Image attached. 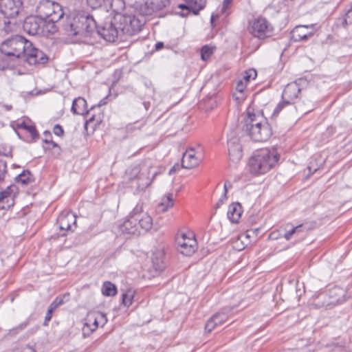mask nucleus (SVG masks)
<instances>
[{
    "instance_id": "f257e3e1",
    "label": "nucleus",
    "mask_w": 352,
    "mask_h": 352,
    "mask_svg": "<svg viewBox=\"0 0 352 352\" xmlns=\"http://www.w3.org/2000/svg\"><path fill=\"white\" fill-rule=\"evenodd\" d=\"M96 29L95 34L100 35L108 42H114L118 38L122 39L120 28H118L115 14L109 7L96 10Z\"/></svg>"
},
{
    "instance_id": "f03ea898",
    "label": "nucleus",
    "mask_w": 352,
    "mask_h": 352,
    "mask_svg": "<svg viewBox=\"0 0 352 352\" xmlns=\"http://www.w3.org/2000/svg\"><path fill=\"white\" fill-rule=\"evenodd\" d=\"M153 164L151 160H146L138 165H133L129 167L126 171L127 179L131 182V187L135 189L136 193L144 190L152 182L153 179L157 175L155 171L151 179V168Z\"/></svg>"
},
{
    "instance_id": "7ed1b4c3",
    "label": "nucleus",
    "mask_w": 352,
    "mask_h": 352,
    "mask_svg": "<svg viewBox=\"0 0 352 352\" xmlns=\"http://www.w3.org/2000/svg\"><path fill=\"white\" fill-rule=\"evenodd\" d=\"M279 158L276 148L262 149L250 159L249 170L255 175L265 174L278 163Z\"/></svg>"
},
{
    "instance_id": "20e7f679",
    "label": "nucleus",
    "mask_w": 352,
    "mask_h": 352,
    "mask_svg": "<svg viewBox=\"0 0 352 352\" xmlns=\"http://www.w3.org/2000/svg\"><path fill=\"white\" fill-rule=\"evenodd\" d=\"M96 25V12L91 15L80 14L73 18L68 31L74 36L91 37L95 34Z\"/></svg>"
},
{
    "instance_id": "39448f33",
    "label": "nucleus",
    "mask_w": 352,
    "mask_h": 352,
    "mask_svg": "<svg viewBox=\"0 0 352 352\" xmlns=\"http://www.w3.org/2000/svg\"><path fill=\"white\" fill-rule=\"evenodd\" d=\"M32 46V43L24 37L15 36L2 43L0 46V52L9 57L23 58L25 59L28 47Z\"/></svg>"
},
{
    "instance_id": "423d86ee",
    "label": "nucleus",
    "mask_w": 352,
    "mask_h": 352,
    "mask_svg": "<svg viewBox=\"0 0 352 352\" xmlns=\"http://www.w3.org/2000/svg\"><path fill=\"white\" fill-rule=\"evenodd\" d=\"M113 12V10H111ZM121 11L114 12L115 19L121 35L132 36L141 30L143 21L133 14H122Z\"/></svg>"
},
{
    "instance_id": "0eeeda50",
    "label": "nucleus",
    "mask_w": 352,
    "mask_h": 352,
    "mask_svg": "<svg viewBox=\"0 0 352 352\" xmlns=\"http://www.w3.org/2000/svg\"><path fill=\"white\" fill-rule=\"evenodd\" d=\"M250 32L254 37L264 39L272 36L273 27L265 18L258 17L252 22Z\"/></svg>"
},
{
    "instance_id": "6e6552de",
    "label": "nucleus",
    "mask_w": 352,
    "mask_h": 352,
    "mask_svg": "<svg viewBox=\"0 0 352 352\" xmlns=\"http://www.w3.org/2000/svg\"><path fill=\"white\" fill-rule=\"evenodd\" d=\"M43 19L39 16H28L23 23V28L25 32L30 35L44 36L43 27L45 23Z\"/></svg>"
},
{
    "instance_id": "1a4fd4ad",
    "label": "nucleus",
    "mask_w": 352,
    "mask_h": 352,
    "mask_svg": "<svg viewBox=\"0 0 352 352\" xmlns=\"http://www.w3.org/2000/svg\"><path fill=\"white\" fill-rule=\"evenodd\" d=\"M133 214L137 218L138 228H139L140 234L142 232H148L153 226V219L147 213L143 212V206L142 204H138L133 208Z\"/></svg>"
},
{
    "instance_id": "9d476101",
    "label": "nucleus",
    "mask_w": 352,
    "mask_h": 352,
    "mask_svg": "<svg viewBox=\"0 0 352 352\" xmlns=\"http://www.w3.org/2000/svg\"><path fill=\"white\" fill-rule=\"evenodd\" d=\"M244 129L254 142H265L270 138L272 133L268 123H264V125L261 124V126L248 127Z\"/></svg>"
},
{
    "instance_id": "9b49d317",
    "label": "nucleus",
    "mask_w": 352,
    "mask_h": 352,
    "mask_svg": "<svg viewBox=\"0 0 352 352\" xmlns=\"http://www.w3.org/2000/svg\"><path fill=\"white\" fill-rule=\"evenodd\" d=\"M228 148L230 160L234 163L239 162L243 156L242 146L239 137L234 132L228 135Z\"/></svg>"
},
{
    "instance_id": "f8f14e48",
    "label": "nucleus",
    "mask_w": 352,
    "mask_h": 352,
    "mask_svg": "<svg viewBox=\"0 0 352 352\" xmlns=\"http://www.w3.org/2000/svg\"><path fill=\"white\" fill-rule=\"evenodd\" d=\"M177 250L185 256H191L196 251L197 241L195 239L187 237L182 234L176 238Z\"/></svg>"
},
{
    "instance_id": "ddd939ff",
    "label": "nucleus",
    "mask_w": 352,
    "mask_h": 352,
    "mask_svg": "<svg viewBox=\"0 0 352 352\" xmlns=\"http://www.w3.org/2000/svg\"><path fill=\"white\" fill-rule=\"evenodd\" d=\"M88 6L93 10L109 7L113 12L122 11L125 7L124 0H87Z\"/></svg>"
},
{
    "instance_id": "4468645a",
    "label": "nucleus",
    "mask_w": 352,
    "mask_h": 352,
    "mask_svg": "<svg viewBox=\"0 0 352 352\" xmlns=\"http://www.w3.org/2000/svg\"><path fill=\"white\" fill-rule=\"evenodd\" d=\"M300 92V89L296 82L287 84L282 94L283 102L278 104L277 108L283 109L285 107V104H293L294 100L297 98Z\"/></svg>"
},
{
    "instance_id": "2eb2a0df",
    "label": "nucleus",
    "mask_w": 352,
    "mask_h": 352,
    "mask_svg": "<svg viewBox=\"0 0 352 352\" xmlns=\"http://www.w3.org/2000/svg\"><path fill=\"white\" fill-rule=\"evenodd\" d=\"M21 6V0H0V12L5 18H14Z\"/></svg>"
},
{
    "instance_id": "dca6fc26",
    "label": "nucleus",
    "mask_w": 352,
    "mask_h": 352,
    "mask_svg": "<svg viewBox=\"0 0 352 352\" xmlns=\"http://www.w3.org/2000/svg\"><path fill=\"white\" fill-rule=\"evenodd\" d=\"M57 223L61 230H73L72 227H76V216L69 211L64 210L58 217Z\"/></svg>"
},
{
    "instance_id": "f3484780",
    "label": "nucleus",
    "mask_w": 352,
    "mask_h": 352,
    "mask_svg": "<svg viewBox=\"0 0 352 352\" xmlns=\"http://www.w3.org/2000/svg\"><path fill=\"white\" fill-rule=\"evenodd\" d=\"M202 159L201 154L195 153L194 148H190L183 155L182 166L184 168L190 169L198 166Z\"/></svg>"
},
{
    "instance_id": "a211bd4d",
    "label": "nucleus",
    "mask_w": 352,
    "mask_h": 352,
    "mask_svg": "<svg viewBox=\"0 0 352 352\" xmlns=\"http://www.w3.org/2000/svg\"><path fill=\"white\" fill-rule=\"evenodd\" d=\"M314 24L297 25L292 32V38L295 42L305 41L314 36Z\"/></svg>"
},
{
    "instance_id": "6ab92c4d",
    "label": "nucleus",
    "mask_w": 352,
    "mask_h": 352,
    "mask_svg": "<svg viewBox=\"0 0 352 352\" xmlns=\"http://www.w3.org/2000/svg\"><path fill=\"white\" fill-rule=\"evenodd\" d=\"M25 59L30 65L43 64L47 62L48 58L41 50L33 47H28Z\"/></svg>"
},
{
    "instance_id": "aec40b11",
    "label": "nucleus",
    "mask_w": 352,
    "mask_h": 352,
    "mask_svg": "<svg viewBox=\"0 0 352 352\" xmlns=\"http://www.w3.org/2000/svg\"><path fill=\"white\" fill-rule=\"evenodd\" d=\"M244 129L255 126L264 125V123H268L263 111H247L244 118Z\"/></svg>"
},
{
    "instance_id": "412c9836",
    "label": "nucleus",
    "mask_w": 352,
    "mask_h": 352,
    "mask_svg": "<svg viewBox=\"0 0 352 352\" xmlns=\"http://www.w3.org/2000/svg\"><path fill=\"white\" fill-rule=\"evenodd\" d=\"M119 230L122 233L140 235L139 228H138L137 218L133 214V210L129 213L126 219L119 226Z\"/></svg>"
},
{
    "instance_id": "4be33fe9",
    "label": "nucleus",
    "mask_w": 352,
    "mask_h": 352,
    "mask_svg": "<svg viewBox=\"0 0 352 352\" xmlns=\"http://www.w3.org/2000/svg\"><path fill=\"white\" fill-rule=\"evenodd\" d=\"M230 310L225 309L223 311L214 314L209 318L205 325V329L208 332L212 331L216 327L221 325L228 319V313Z\"/></svg>"
},
{
    "instance_id": "5701e85b",
    "label": "nucleus",
    "mask_w": 352,
    "mask_h": 352,
    "mask_svg": "<svg viewBox=\"0 0 352 352\" xmlns=\"http://www.w3.org/2000/svg\"><path fill=\"white\" fill-rule=\"evenodd\" d=\"M12 126L15 131L17 129L25 130L30 134L32 140H36L38 138V133L35 126L28 118H23L21 120L12 122Z\"/></svg>"
},
{
    "instance_id": "b1692460",
    "label": "nucleus",
    "mask_w": 352,
    "mask_h": 352,
    "mask_svg": "<svg viewBox=\"0 0 352 352\" xmlns=\"http://www.w3.org/2000/svg\"><path fill=\"white\" fill-rule=\"evenodd\" d=\"M164 254L162 250H157L153 252L151 261L152 267L155 272V275L159 274L165 269L166 265L164 261Z\"/></svg>"
},
{
    "instance_id": "393cba45",
    "label": "nucleus",
    "mask_w": 352,
    "mask_h": 352,
    "mask_svg": "<svg viewBox=\"0 0 352 352\" xmlns=\"http://www.w3.org/2000/svg\"><path fill=\"white\" fill-rule=\"evenodd\" d=\"M56 3H54L50 0L41 3L37 7L38 12L40 14L39 17L47 19V21H49L52 12H54L55 10Z\"/></svg>"
},
{
    "instance_id": "a878e982",
    "label": "nucleus",
    "mask_w": 352,
    "mask_h": 352,
    "mask_svg": "<svg viewBox=\"0 0 352 352\" xmlns=\"http://www.w3.org/2000/svg\"><path fill=\"white\" fill-rule=\"evenodd\" d=\"M243 212L241 205L238 203H232L229 206L227 216L232 223H238Z\"/></svg>"
},
{
    "instance_id": "bb28decb",
    "label": "nucleus",
    "mask_w": 352,
    "mask_h": 352,
    "mask_svg": "<svg viewBox=\"0 0 352 352\" xmlns=\"http://www.w3.org/2000/svg\"><path fill=\"white\" fill-rule=\"evenodd\" d=\"M174 202L173 199V195L169 193L166 195L160 204L157 206V210L159 212H166L173 206Z\"/></svg>"
},
{
    "instance_id": "cd10ccee",
    "label": "nucleus",
    "mask_w": 352,
    "mask_h": 352,
    "mask_svg": "<svg viewBox=\"0 0 352 352\" xmlns=\"http://www.w3.org/2000/svg\"><path fill=\"white\" fill-rule=\"evenodd\" d=\"M86 327L90 329V332H94L98 327V320L94 312L89 313L87 315V322L83 329L84 334H85Z\"/></svg>"
},
{
    "instance_id": "c85d7f7f",
    "label": "nucleus",
    "mask_w": 352,
    "mask_h": 352,
    "mask_svg": "<svg viewBox=\"0 0 352 352\" xmlns=\"http://www.w3.org/2000/svg\"><path fill=\"white\" fill-rule=\"evenodd\" d=\"M101 291L105 296H113L117 294V287L112 283L105 281L102 284Z\"/></svg>"
},
{
    "instance_id": "c756f323",
    "label": "nucleus",
    "mask_w": 352,
    "mask_h": 352,
    "mask_svg": "<svg viewBox=\"0 0 352 352\" xmlns=\"http://www.w3.org/2000/svg\"><path fill=\"white\" fill-rule=\"evenodd\" d=\"M5 192H0V208L6 210L14 205V195H4Z\"/></svg>"
},
{
    "instance_id": "7c9ffc66",
    "label": "nucleus",
    "mask_w": 352,
    "mask_h": 352,
    "mask_svg": "<svg viewBox=\"0 0 352 352\" xmlns=\"http://www.w3.org/2000/svg\"><path fill=\"white\" fill-rule=\"evenodd\" d=\"M15 181L17 183H21L22 184H28L34 181L33 175L28 170H23L21 174L18 175L15 177Z\"/></svg>"
},
{
    "instance_id": "2f4dec72",
    "label": "nucleus",
    "mask_w": 352,
    "mask_h": 352,
    "mask_svg": "<svg viewBox=\"0 0 352 352\" xmlns=\"http://www.w3.org/2000/svg\"><path fill=\"white\" fill-rule=\"evenodd\" d=\"M338 25L346 28L348 25L352 24V5L351 8L346 12L344 16L338 19Z\"/></svg>"
},
{
    "instance_id": "473e14b6",
    "label": "nucleus",
    "mask_w": 352,
    "mask_h": 352,
    "mask_svg": "<svg viewBox=\"0 0 352 352\" xmlns=\"http://www.w3.org/2000/svg\"><path fill=\"white\" fill-rule=\"evenodd\" d=\"M63 15L64 12L61 6L58 3H56L55 10L54 12H52L49 21L58 22L61 18H63Z\"/></svg>"
},
{
    "instance_id": "72a5a7b5",
    "label": "nucleus",
    "mask_w": 352,
    "mask_h": 352,
    "mask_svg": "<svg viewBox=\"0 0 352 352\" xmlns=\"http://www.w3.org/2000/svg\"><path fill=\"white\" fill-rule=\"evenodd\" d=\"M87 108V101L82 97L73 100L71 110H83Z\"/></svg>"
},
{
    "instance_id": "f704fd0d",
    "label": "nucleus",
    "mask_w": 352,
    "mask_h": 352,
    "mask_svg": "<svg viewBox=\"0 0 352 352\" xmlns=\"http://www.w3.org/2000/svg\"><path fill=\"white\" fill-rule=\"evenodd\" d=\"M133 293L132 290L129 289L122 294V303L124 307H129L132 304Z\"/></svg>"
},
{
    "instance_id": "c9c22d12",
    "label": "nucleus",
    "mask_w": 352,
    "mask_h": 352,
    "mask_svg": "<svg viewBox=\"0 0 352 352\" xmlns=\"http://www.w3.org/2000/svg\"><path fill=\"white\" fill-rule=\"evenodd\" d=\"M44 21L45 22L43 27L44 36L48 34H52L57 31V28L55 25L56 22L47 21V19H44Z\"/></svg>"
},
{
    "instance_id": "e433bc0d",
    "label": "nucleus",
    "mask_w": 352,
    "mask_h": 352,
    "mask_svg": "<svg viewBox=\"0 0 352 352\" xmlns=\"http://www.w3.org/2000/svg\"><path fill=\"white\" fill-rule=\"evenodd\" d=\"M302 224H300L292 228L285 233L284 237L286 240H290L294 234H298L302 232Z\"/></svg>"
},
{
    "instance_id": "4c0bfd02",
    "label": "nucleus",
    "mask_w": 352,
    "mask_h": 352,
    "mask_svg": "<svg viewBox=\"0 0 352 352\" xmlns=\"http://www.w3.org/2000/svg\"><path fill=\"white\" fill-rule=\"evenodd\" d=\"M214 50L208 45H204L201 50V57L204 60H207L213 54Z\"/></svg>"
},
{
    "instance_id": "58836bf2",
    "label": "nucleus",
    "mask_w": 352,
    "mask_h": 352,
    "mask_svg": "<svg viewBox=\"0 0 352 352\" xmlns=\"http://www.w3.org/2000/svg\"><path fill=\"white\" fill-rule=\"evenodd\" d=\"M257 76V72L255 69H251L246 71L243 75V79L245 83L250 82V80L254 79Z\"/></svg>"
},
{
    "instance_id": "ea45409f",
    "label": "nucleus",
    "mask_w": 352,
    "mask_h": 352,
    "mask_svg": "<svg viewBox=\"0 0 352 352\" xmlns=\"http://www.w3.org/2000/svg\"><path fill=\"white\" fill-rule=\"evenodd\" d=\"M232 98L237 105L241 104L245 99V92L234 91Z\"/></svg>"
},
{
    "instance_id": "a19ab883",
    "label": "nucleus",
    "mask_w": 352,
    "mask_h": 352,
    "mask_svg": "<svg viewBox=\"0 0 352 352\" xmlns=\"http://www.w3.org/2000/svg\"><path fill=\"white\" fill-rule=\"evenodd\" d=\"M66 296H69V294L64 295L63 296H58L56 297L53 302L50 305V307H53L54 310H56L58 307L63 305L65 303L64 298Z\"/></svg>"
},
{
    "instance_id": "79ce46f5",
    "label": "nucleus",
    "mask_w": 352,
    "mask_h": 352,
    "mask_svg": "<svg viewBox=\"0 0 352 352\" xmlns=\"http://www.w3.org/2000/svg\"><path fill=\"white\" fill-rule=\"evenodd\" d=\"M204 8V5L197 3V1H195V3L190 4L188 10L192 12L195 15H197L200 10Z\"/></svg>"
},
{
    "instance_id": "37998d69",
    "label": "nucleus",
    "mask_w": 352,
    "mask_h": 352,
    "mask_svg": "<svg viewBox=\"0 0 352 352\" xmlns=\"http://www.w3.org/2000/svg\"><path fill=\"white\" fill-rule=\"evenodd\" d=\"M101 121H102V118H101L100 115H99V117L98 118H96L95 115H92L89 119L86 120L85 123V128L86 130H87V126L94 122H96L94 123V126H96L101 122Z\"/></svg>"
},
{
    "instance_id": "c03bdc74",
    "label": "nucleus",
    "mask_w": 352,
    "mask_h": 352,
    "mask_svg": "<svg viewBox=\"0 0 352 352\" xmlns=\"http://www.w3.org/2000/svg\"><path fill=\"white\" fill-rule=\"evenodd\" d=\"M95 316H96V320H98V326L100 325L103 327L107 322V316L104 314L102 312H94Z\"/></svg>"
},
{
    "instance_id": "a18cd8bd",
    "label": "nucleus",
    "mask_w": 352,
    "mask_h": 352,
    "mask_svg": "<svg viewBox=\"0 0 352 352\" xmlns=\"http://www.w3.org/2000/svg\"><path fill=\"white\" fill-rule=\"evenodd\" d=\"M7 173V164L6 162L0 159V182L4 179Z\"/></svg>"
},
{
    "instance_id": "49530a36",
    "label": "nucleus",
    "mask_w": 352,
    "mask_h": 352,
    "mask_svg": "<svg viewBox=\"0 0 352 352\" xmlns=\"http://www.w3.org/2000/svg\"><path fill=\"white\" fill-rule=\"evenodd\" d=\"M54 311V309H53V307H50L49 306L47 311L45 317L44 322H43V325L44 326H47L48 325L49 322L52 319V313Z\"/></svg>"
},
{
    "instance_id": "de8ad7c7",
    "label": "nucleus",
    "mask_w": 352,
    "mask_h": 352,
    "mask_svg": "<svg viewBox=\"0 0 352 352\" xmlns=\"http://www.w3.org/2000/svg\"><path fill=\"white\" fill-rule=\"evenodd\" d=\"M247 83L243 81V80H239L236 82V85L234 91L244 92V90L246 87Z\"/></svg>"
},
{
    "instance_id": "09e8293b",
    "label": "nucleus",
    "mask_w": 352,
    "mask_h": 352,
    "mask_svg": "<svg viewBox=\"0 0 352 352\" xmlns=\"http://www.w3.org/2000/svg\"><path fill=\"white\" fill-rule=\"evenodd\" d=\"M10 18H6L3 20V30L5 32L8 33L12 31L11 21L9 20Z\"/></svg>"
},
{
    "instance_id": "8fccbe9b",
    "label": "nucleus",
    "mask_w": 352,
    "mask_h": 352,
    "mask_svg": "<svg viewBox=\"0 0 352 352\" xmlns=\"http://www.w3.org/2000/svg\"><path fill=\"white\" fill-rule=\"evenodd\" d=\"M53 132L56 135L61 136L64 133L63 127L59 124H56L53 128Z\"/></svg>"
},
{
    "instance_id": "3c124183",
    "label": "nucleus",
    "mask_w": 352,
    "mask_h": 352,
    "mask_svg": "<svg viewBox=\"0 0 352 352\" xmlns=\"http://www.w3.org/2000/svg\"><path fill=\"white\" fill-rule=\"evenodd\" d=\"M227 198L228 197H227V195H226V193H223L221 195V197L219 198V199L218 200L217 204H215V208H219L222 204H223V203L227 199Z\"/></svg>"
},
{
    "instance_id": "603ef678",
    "label": "nucleus",
    "mask_w": 352,
    "mask_h": 352,
    "mask_svg": "<svg viewBox=\"0 0 352 352\" xmlns=\"http://www.w3.org/2000/svg\"><path fill=\"white\" fill-rule=\"evenodd\" d=\"M16 187L14 186H8L7 188L4 191H1L0 192H5L4 195H13L14 194V188Z\"/></svg>"
},
{
    "instance_id": "864d4df0",
    "label": "nucleus",
    "mask_w": 352,
    "mask_h": 352,
    "mask_svg": "<svg viewBox=\"0 0 352 352\" xmlns=\"http://www.w3.org/2000/svg\"><path fill=\"white\" fill-rule=\"evenodd\" d=\"M107 98L108 97H105L104 98H102L97 105H94L91 107V109L89 110H93V109L96 108V107H98V108H100L101 107L102 105L105 104L107 103Z\"/></svg>"
},
{
    "instance_id": "5fc2aeb1",
    "label": "nucleus",
    "mask_w": 352,
    "mask_h": 352,
    "mask_svg": "<svg viewBox=\"0 0 352 352\" xmlns=\"http://www.w3.org/2000/svg\"><path fill=\"white\" fill-rule=\"evenodd\" d=\"M28 323V322H25L21 323L19 326H17L12 331H16L17 332L19 331H21V330L24 329L27 327Z\"/></svg>"
},
{
    "instance_id": "6e6d98bb",
    "label": "nucleus",
    "mask_w": 352,
    "mask_h": 352,
    "mask_svg": "<svg viewBox=\"0 0 352 352\" xmlns=\"http://www.w3.org/2000/svg\"><path fill=\"white\" fill-rule=\"evenodd\" d=\"M19 352H36L34 348L29 345H26L25 346L23 347L21 351Z\"/></svg>"
},
{
    "instance_id": "4d7b16f0",
    "label": "nucleus",
    "mask_w": 352,
    "mask_h": 352,
    "mask_svg": "<svg viewBox=\"0 0 352 352\" xmlns=\"http://www.w3.org/2000/svg\"><path fill=\"white\" fill-rule=\"evenodd\" d=\"M232 2V0H223V8H222V12H225L227 8L229 7Z\"/></svg>"
},
{
    "instance_id": "13d9d810",
    "label": "nucleus",
    "mask_w": 352,
    "mask_h": 352,
    "mask_svg": "<svg viewBox=\"0 0 352 352\" xmlns=\"http://www.w3.org/2000/svg\"><path fill=\"white\" fill-rule=\"evenodd\" d=\"M259 232V229L256 228V229H252V230H249L247 231V233H246V236L247 237H250L252 234H257V232Z\"/></svg>"
},
{
    "instance_id": "bf43d9fd",
    "label": "nucleus",
    "mask_w": 352,
    "mask_h": 352,
    "mask_svg": "<svg viewBox=\"0 0 352 352\" xmlns=\"http://www.w3.org/2000/svg\"><path fill=\"white\" fill-rule=\"evenodd\" d=\"M164 47V43L162 42H157L155 44V50L157 51L162 50Z\"/></svg>"
},
{
    "instance_id": "052dcab7",
    "label": "nucleus",
    "mask_w": 352,
    "mask_h": 352,
    "mask_svg": "<svg viewBox=\"0 0 352 352\" xmlns=\"http://www.w3.org/2000/svg\"><path fill=\"white\" fill-rule=\"evenodd\" d=\"M332 346H333V350L336 351H340L342 350V346L338 344H332Z\"/></svg>"
},
{
    "instance_id": "680f3d73",
    "label": "nucleus",
    "mask_w": 352,
    "mask_h": 352,
    "mask_svg": "<svg viewBox=\"0 0 352 352\" xmlns=\"http://www.w3.org/2000/svg\"><path fill=\"white\" fill-rule=\"evenodd\" d=\"M190 4H180L179 8L182 10H188L189 9Z\"/></svg>"
},
{
    "instance_id": "e2e57ef3",
    "label": "nucleus",
    "mask_w": 352,
    "mask_h": 352,
    "mask_svg": "<svg viewBox=\"0 0 352 352\" xmlns=\"http://www.w3.org/2000/svg\"><path fill=\"white\" fill-rule=\"evenodd\" d=\"M336 292H340V293H342V290L339 287H334L333 289V290L331 292V293H333V292L336 293Z\"/></svg>"
},
{
    "instance_id": "0e129e2a",
    "label": "nucleus",
    "mask_w": 352,
    "mask_h": 352,
    "mask_svg": "<svg viewBox=\"0 0 352 352\" xmlns=\"http://www.w3.org/2000/svg\"><path fill=\"white\" fill-rule=\"evenodd\" d=\"M50 144H52L53 148H55V147L58 146V144L56 142H53L52 140H50Z\"/></svg>"
},
{
    "instance_id": "69168bd1",
    "label": "nucleus",
    "mask_w": 352,
    "mask_h": 352,
    "mask_svg": "<svg viewBox=\"0 0 352 352\" xmlns=\"http://www.w3.org/2000/svg\"><path fill=\"white\" fill-rule=\"evenodd\" d=\"M227 191H228V184H227V182H226L224 184V193H226V195H227Z\"/></svg>"
},
{
    "instance_id": "338daca9",
    "label": "nucleus",
    "mask_w": 352,
    "mask_h": 352,
    "mask_svg": "<svg viewBox=\"0 0 352 352\" xmlns=\"http://www.w3.org/2000/svg\"><path fill=\"white\" fill-rule=\"evenodd\" d=\"M50 140H49V138H46L44 140V142H45V143H50Z\"/></svg>"
},
{
    "instance_id": "774afa93",
    "label": "nucleus",
    "mask_w": 352,
    "mask_h": 352,
    "mask_svg": "<svg viewBox=\"0 0 352 352\" xmlns=\"http://www.w3.org/2000/svg\"><path fill=\"white\" fill-rule=\"evenodd\" d=\"M44 134H45V136H47V135L51 136V133H50V132H48V131H45V132L44 133Z\"/></svg>"
}]
</instances>
